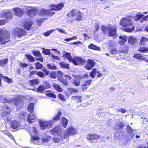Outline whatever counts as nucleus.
Returning <instances> with one entry per match:
<instances>
[{
	"label": "nucleus",
	"instance_id": "nucleus-49",
	"mask_svg": "<svg viewBox=\"0 0 148 148\" xmlns=\"http://www.w3.org/2000/svg\"><path fill=\"white\" fill-rule=\"evenodd\" d=\"M119 52L116 47H115L110 50V53L111 55H115L117 54Z\"/></svg>",
	"mask_w": 148,
	"mask_h": 148
},
{
	"label": "nucleus",
	"instance_id": "nucleus-24",
	"mask_svg": "<svg viewBox=\"0 0 148 148\" xmlns=\"http://www.w3.org/2000/svg\"><path fill=\"white\" fill-rule=\"evenodd\" d=\"M126 130L127 131V134L129 136L130 138H132L134 137L135 134L132 133L133 130L131 127L130 126L127 125L126 126Z\"/></svg>",
	"mask_w": 148,
	"mask_h": 148
},
{
	"label": "nucleus",
	"instance_id": "nucleus-50",
	"mask_svg": "<svg viewBox=\"0 0 148 148\" xmlns=\"http://www.w3.org/2000/svg\"><path fill=\"white\" fill-rule=\"evenodd\" d=\"M72 82L73 84L76 86H78L80 84V81L79 79L77 78L73 79Z\"/></svg>",
	"mask_w": 148,
	"mask_h": 148
},
{
	"label": "nucleus",
	"instance_id": "nucleus-7",
	"mask_svg": "<svg viewBox=\"0 0 148 148\" xmlns=\"http://www.w3.org/2000/svg\"><path fill=\"white\" fill-rule=\"evenodd\" d=\"M82 14L80 11H76L75 9H73L67 14V15L70 18H82Z\"/></svg>",
	"mask_w": 148,
	"mask_h": 148
},
{
	"label": "nucleus",
	"instance_id": "nucleus-51",
	"mask_svg": "<svg viewBox=\"0 0 148 148\" xmlns=\"http://www.w3.org/2000/svg\"><path fill=\"white\" fill-rule=\"evenodd\" d=\"M51 137L48 136H45L41 140L43 143L47 142L51 139Z\"/></svg>",
	"mask_w": 148,
	"mask_h": 148
},
{
	"label": "nucleus",
	"instance_id": "nucleus-29",
	"mask_svg": "<svg viewBox=\"0 0 148 148\" xmlns=\"http://www.w3.org/2000/svg\"><path fill=\"white\" fill-rule=\"evenodd\" d=\"M26 115V113L24 111H21L18 114V118L21 121L24 120L25 118Z\"/></svg>",
	"mask_w": 148,
	"mask_h": 148
},
{
	"label": "nucleus",
	"instance_id": "nucleus-8",
	"mask_svg": "<svg viewBox=\"0 0 148 148\" xmlns=\"http://www.w3.org/2000/svg\"><path fill=\"white\" fill-rule=\"evenodd\" d=\"M2 112L1 114V116L4 117L9 114L11 112L10 107L7 105H4L1 106Z\"/></svg>",
	"mask_w": 148,
	"mask_h": 148
},
{
	"label": "nucleus",
	"instance_id": "nucleus-12",
	"mask_svg": "<svg viewBox=\"0 0 148 148\" xmlns=\"http://www.w3.org/2000/svg\"><path fill=\"white\" fill-rule=\"evenodd\" d=\"M64 6L63 3H61L57 5H51L49 6L51 10L58 11L61 10Z\"/></svg>",
	"mask_w": 148,
	"mask_h": 148
},
{
	"label": "nucleus",
	"instance_id": "nucleus-6",
	"mask_svg": "<svg viewBox=\"0 0 148 148\" xmlns=\"http://www.w3.org/2000/svg\"><path fill=\"white\" fill-rule=\"evenodd\" d=\"M12 34H14L18 37H21L27 34V32L24 29L16 27L15 28L12 32Z\"/></svg>",
	"mask_w": 148,
	"mask_h": 148
},
{
	"label": "nucleus",
	"instance_id": "nucleus-58",
	"mask_svg": "<svg viewBox=\"0 0 148 148\" xmlns=\"http://www.w3.org/2000/svg\"><path fill=\"white\" fill-rule=\"evenodd\" d=\"M143 14H136L135 16L136 18H148V15L144 17Z\"/></svg>",
	"mask_w": 148,
	"mask_h": 148
},
{
	"label": "nucleus",
	"instance_id": "nucleus-18",
	"mask_svg": "<svg viewBox=\"0 0 148 148\" xmlns=\"http://www.w3.org/2000/svg\"><path fill=\"white\" fill-rule=\"evenodd\" d=\"M92 80L90 79L85 81L81 85V89L82 91L86 90L88 89L87 86H89L91 84Z\"/></svg>",
	"mask_w": 148,
	"mask_h": 148
},
{
	"label": "nucleus",
	"instance_id": "nucleus-43",
	"mask_svg": "<svg viewBox=\"0 0 148 148\" xmlns=\"http://www.w3.org/2000/svg\"><path fill=\"white\" fill-rule=\"evenodd\" d=\"M147 41H148V39L144 37H142L139 42L140 45L141 46L144 45L145 42Z\"/></svg>",
	"mask_w": 148,
	"mask_h": 148
},
{
	"label": "nucleus",
	"instance_id": "nucleus-20",
	"mask_svg": "<svg viewBox=\"0 0 148 148\" xmlns=\"http://www.w3.org/2000/svg\"><path fill=\"white\" fill-rule=\"evenodd\" d=\"M74 59L76 62V64H73L75 65H77L78 64L81 65L84 64L86 62V61L81 57H75Z\"/></svg>",
	"mask_w": 148,
	"mask_h": 148
},
{
	"label": "nucleus",
	"instance_id": "nucleus-13",
	"mask_svg": "<svg viewBox=\"0 0 148 148\" xmlns=\"http://www.w3.org/2000/svg\"><path fill=\"white\" fill-rule=\"evenodd\" d=\"M95 64V62L91 59H88L87 63L85 65V68L88 70H90L92 69Z\"/></svg>",
	"mask_w": 148,
	"mask_h": 148
},
{
	"label": "nucleus",
	"instance_id": "nucleus-30",
	"mask_svg": "<svg viewBox=\"0 0 148 148\" xmlns=\"http://www.w3.org/2000/svg\"><path fill=\"white\" fill-rule=\"evenodd\" d=\"M71 99L73 101H75L77 103L82 102V96L80 95L72 96Z\"/></svg>",
	"mask_w": 148,
	"mask_h": 148
},
{
	"label": "nucleus",
	"instance_id": "nucleus-35",
	"mask_svg": "<svg viewBox=\"0 0 148 148\" xmlns=\"http://www.w3.org/2000/svg\"><path fill=\"white\" fill-rule=\"evenodd\" d=\"M59 64L61 68H64L68 69H70L69 64L68 63L66 64L63 62H62L59 63Z\"/></svg>",
	"mask_w": 148,
	"mask_h": 148
},
{
	"label": "nucleus",
	"instance_id": "nucleus-48",
	"mask_svg": "<svg viewBox=\"0 0 148 148\" xmlns=\"http://www.w3.org/2000/svg\"><path fill=\"white\" fill-rule=\"evenodd\" d=\"M138 51L142 53L148 52V48L145 47H140L138 49Z\"/></svg>",
	"mask_w": 148,
	"mask_h": 148
},
{
	"label": "nucleus",
	"instance_id": "nucleus-22",
	"mask_svg": "<svg viewBox=\"0 0 148 148\" xmlns=\"http://www.w3.org/2000/svg\"><path fill=\"white\" fill-rule=\"evenodd\" d=\"M63 57L67 59L71 62H72L73 64H76V62L74 58H72L71 56V54L69 53H66L63 54Z\"/></svg>",
	"mask_w": 148,
	"mask_h": 148
},
{
	"label": "nucleus",
	"instance_id": "nucleus-28",
	"mask_svg": "<svg viewBox=\"0 0 148 148\" xmlns=\"http://www.w3.org/2000/svg\"><path fill=\"white\" fill-rule=\"evenodd\" d=\"M68 120L64 116H62L61 118V123L64 128H66L68 125Z\"/></svg>",
	"mask_w": 148,
	"mask_h": 148
},
{
	"label": "nucleus",
	"instance_id": "nucleus-37",
	"mask_svg": "<svg viewBox=\"0 0 148 148\" xmlns=\"http://www.w3.org/2000/svg\"><path fill=\"white\" fill-rule=\"evenodd\" d=\"M133 57L139 60H144L145 56H143L140 54H136L133 55Z\"/></svg>",
	"mask_w": 148,
	"mask_h": 148
},
{
	"label": "nucleus",
	"instance_id": "nucleus-60",
	"mask_svg": "<svg viewBox=\"0 0 148 148\" xmlns=\"http://www.w3.org/2000/svg\"><path fill=\"white\" fill-rule=\"evenodd\" d=\"M47 66L48 69L51 70H56L57 69L56 66L54 64H47Z\"/></svg>",
	"mask_w": 148,
	"mask_h": 148
},
{
	"label": "nucleus",
	"instance_id": "nucleus-11",
	"mask_svg": "<svg viewBox=\"0 0 148 148\" xmlns=\"http://www.w3.org/2000/svg\"><path fill=\"white\" fill-rule=\"evenodd\" d=\"M65 78L62 77H59L58 81L61 82L65 86H67L69 85V82L68 81L71 80L72 77L67 75H64Z\"/></svg>",
	"mask_w": 148,
	"mask_h": 148
},
{
	"label": "nucleus",
	"instance_id": "nucleus-55",
	"mask_svg": "<svg viewBox=\"0 0 148 148\" xmlns=\"http://www.w3.org/2000/svg\"><path fill=\"white\" fill-rule=\"evenodd\" d=\"M109 26H108V27H106L104 26H103L101 27V29L102 31L104 33H107L109 30Z\"/></svg>",
	"mask_w": 148,
	"mask_h": 148
},
{
	"label": "nucleus",
	"instance_id": "nucleus-57",
	"mask_svg": "<svg viewBox=\"0 0 148 148\" xmlns=\"http://www.w3.org/2000/svg\"><path fill=\"white\" fill-rule=\"evenodd\" d=\"M129 50V47L127 45H125L122 48L121 52L125 53H127Z\"/></svg>",
	"mask_w": 148,
	"mask_h": 148
},
{
	"label": "nucleus",
	"instance_id": "nucleus-10",
	"mask_svg": "<svg viewBox=\"0 0 148 148\" xmlns=\"http://www.w3.org/2000/svg\"><path fill=\"white\" fill-rule=\"evenodd\" d=\"M99 138L100 136L99 135L94 133L87 134L86 138L89 142L94 143L95 140Z\"/></svg>",
	"mask_w": 148,
	"mask_h": 148
},
{
	"label": "nucleus",
	"instance_id": "nucleus-2",
	"mask_svg": "<svg viewBox=\"0 0 148 148\" xmlns=\"http://www.w3.org/2000/svg\"><path fill=\"white\" fill-rule=\"evenodd\" d=\"M11 34L8 30L0 29V44L4 45L10 41Z\"/></svg>",
	"mask_w": 148,
	"mask_h": 148
},
{
	"label": "nucleus",
	"instance_id": "nucleus-36",
	"mask_svg": "<svg viewBox=\"0 0 148 148\" xmlns=\"http://www.w3.org/2000/svg\"><path fill=\"white\" fill-rule=\"evenodd\" d=\"M29 82V85L32 86H33L36 85L38 84L39 83V81L37 79L30 80Z\"/></svg>",
	"mask_w": 148,
	"mask_h": 148
},
{
	"label": "nucleus",
	"instance_id": "nucleus-16",
	"mask_svg": "<svg viewBox=\"0 0 148 148\" xmlns=\"http://www.w3.org/2000/svg\"><path fill=\"white\" fill-rule=\"evenodd\" d=\"M116 32V27L114 26H110L108 30V36L113 37L115 35Z\"/></svg>",
	"mask_w": 148,
	"mask_h": 148
},
{
	"label": "nucleus",
	"instance_id": "nucleus-46",
	"mask_svg": "<svg viewBox=\"0 0 148 148\" xmlns=\"http://www.w3.org/2000/svg\"><path fill=\"white\" fill-rule=\"evenodd\" d=\"M97 72V70L96 68H94L90 72V75L92 78H94Z\"/></svg>",
	"mask_w": 148,
	"mask_h": 148
},
{
	"label": "nucleus",
	"instance_id": "nucleus-5",
	"mask_svg": "<svg viewBox=\"0 0 148 148\" xmlns=\"http://www.w3.org/2000/svg\"><path fill=\"white\" fill-rule=\"evenodd\" d=\"M13 101L14 105L18 109H20L23 108L24 101L21 96L18 95L13 98Z\"/></svg>",
	"mask_w": 148,
	"mask_h": 148
},
{
	"label": "nucleus",
	"instance_id": "nucleus-42",
	"mask_svg": "<svg viewBox=\"0 0 148 148\" xmlns=\"http://www.w3.org/2000/svg\"><path fill=\"white\" fill-rule=\"evenodd\" d=\"M8 61V60L7 58L0 60V66L2 67L6 65Z\"/></svg>",
	"mask_w": 148,
	"mask_h": 148
},
{
	"label": "nucleus",
	"instance_id": "nucleus-14",
	"mask_svg": "<svg viewBox=\"0 0 148 148\" xmlns=\"http://www.w3.org/2000/svg\"><path fill=\"white\" fill-rule=\"evenodd\" d=\"M33 24V22L32 21L29 20L25 21L23 23V27L26 30L29 31Z\"/></svg>",
	"mask_w": 148,
	"mask_h": 148
},
{
	"label": "nucleus",
	"instance_id": "nucleus-25",
	"mask_svg": "<svg viewBox=\"0 0 148 148\" xmlns=\"http://www.w3.org/2000/svg\"><path fill=\"white\" fill-rule=\"evenodd\" d=\"M119 38L121 40L119 41V44L121 46L125 45V42L127 40V36L124 35L121 36H119Z\"/></svg>",
	"mask_w": 148,
	"mask_h": 148
},
{
	"label": "nucleus",
	"instance_id": "nucleus-62",
	"mask_svg": "<svg viewBox=\"0 0 148 148\" xmlns=\"http://www.w3.org/2000/svg\"><path fill=\"white\" fill-rule=\"evenodd\" d=\"M58 75V76L57 79L58 80L59 79V77H62L63 76V73L61 71H58L57 72Z\"/></svg>",
	"mask_w": 148,
	"mask_h": 148
},
{
	"label": "nucleus",
	"instance_id": "nucleus-34",
	"mask_svg": "<svg viewBox=\"0 0 148 148\" xmlns=\"http://www.w3.org/2000/svg\"><path fill=\"white\" fill-rule=\"evenodd\" d=\"M36 119V117L35 115L34 114H28L27 120L29 123H31L33 122V121H32V120H34Z\"/></svg>",
	"mask_w": 148,
	"mask_h": 148
},
{
	"label": "nucleus",
	"instance_id": "nucleus-61",
	"mask_svg": "<svg viewBox=\"0 0 148 148\" xmlns=\"http://www.w3.org/2000/svg\"><path fill=\"white\" fill-rule=\"evenodd\" d=\"M37 71L35 70L32 71H30L29 76V77H31L34 75H37Z\"/></svg>",
	"mask_w": 148,
	"mask_h": 148
},
{
	"label": "nucleus",
	"instance_id": "nucleus-26",
	"mask_svg": "<svg viewBox=\"0 0 148 148\" xmlns=\"http://www.w3.org/2000/svg\"><path fill=\"white\" fill-rule=\"evenodd\" d=\"M52 86L58 92H62L63 91V88L58 84L56 83H53L52 84Z\"/></svg>",
	"mask_w": 148,
	"mask_h": 148
},
{
	"label": "nucleus",
	"instance_id": "nucleus-1",
	"mask_svg": "<svg viewBox=\"0 0 148 148\" xmlns=\"http://www.w3.org/2000/svg\"><path fill=\"white\" fill-rule=\"evenodd\" d=\"M62 115V114L61 112L58 111L57 114L52 118V120L40 122V129L42 130H44L46 129L48 126L49 127H51L54 123L60 120Z\"/></svg>",
	"mask_w": 148,
	"mask_h": 148
},
{
	"label": "nucleus",
	"instance_id": "nucleus-54",
	"mask_svg": "<svg viewBox=\"0 0 148 148\" xmlns=\"http://www.w3.org/2000/svg\"><path fill=\"white\" fill-rule=\"evenodd\" d=\"M31 140L32 142L34 141H38L40 139V137L38 136L34 135H31Z\"/></svg>",
	"mask_w": 148,
	"mask_h": 148
},
{
	"label": "nucleus",
	"instance_id": "nucleus-63",
	"mask_svg": "<svg viewBox=\"0 0 148 148\" xmlns=\"http://www.w3.org/2000/svg\"><path fill=\"white\" fill-rule=\"evenodd\" d=\"M5 134L8 136L9 137L11 138L12 139L14 140V137L12 135L11 133L8 131L7 132L5 133Z\"/></svg>",
	"mask_w": 148,
	"mask_h": 148
},
{
	"label": "nucleus",
	"instance_id": "nucleus-56",
	"mask_svg": "<svg viewBox=\"0 0 148 148\" xmlns=\"http://www.w3.org/2000/svg\"><path fill=\"white\" fill-rule=\"evenodd\" d=\"M36 75L38 77L42 78H44L45 77V75L44 73L40 71H37Z\"/></svg>",
	"mask_w": 148,
	"mask_h": 148
},
{
	"label": "nucleus",
	"instance_id": "nucleus-32",
	"mask_svg": "<svg viewBox=\"0 0 148 148\" xmlns=\"http://www.w3.org/2000/svg\"><path fill=\"white\" fill-rule=\"evenodd\" d=\"M45 95L48 96L54 99H56L57 96L53 92H51V90L46 91L45 92Z\"/></svg>",
	"mask_w": 148,
	"mask_h": 148
},
{
	"label": "nucleus",
	"instance_id": "nucleus-27",
	"mask_svg": "<svg viewBox=\"0 0 148 148\" xmlns=\"http://www.w3.org/2000/svg\"><path fill=\"white\" fill-rule=\"evenodd\" d=\"M37 12V10L34 9H31L27 11V14L28 16H32L36 15Z\"/></svg>",
	"mask_w": 148,
	"mask_h": 148
},
{
	"label": "nucleus",
	"instance_id": "nucleus-44",
	"mask_svg": "<svg viewBox=\"0 0 148 148\" xmlns=\"http://www.w3.org/2000/svg\"><path fill=\"white\" fill-rule=\"evenodd\" d=\"M45 89L43 85L39 86L37 88V91L38 92L43 93Z\"/></svg>",
	"mask_w": 148,
	"mask_h": 148
},
{
	"label": "nucleus",
	"instance_id": "nucleus-4",
	"mask_svg": "<svg viewBox=\"0 0 148 148\" xmlns=\"http://www.w3.org/2000/svg\"><path fill=\"white\" fill-rule=\"evenodd\" d=\"M67 132H65L64 134V136L60 137L58 139V141H60L66 138L68 136H70L71 135H74L76 134L77 131L76 128L73 127L72 126L68 127L67 129Z\"/></svg>",
	"mask_w": 148,
	"mask_h": 148
},
{
	"label": "nucleus",
	"instance_id": "nucleus-15",
	"mask_svg": "<svg viewBox=\"0 0 148 148\" xmlns=\"http://www.w3.org/2000/svg\"><path fill=\"white\" fill-rule=\"evenodd\" d=\"M120 24L123 27L130 26L132 25L131 19H122L120 22Z\"/></svg>",
	"mask_w": 148,
	"mask_h": 148
},
{
	"label": "nucleus",
	"instance_id": "nucleus-31",
	"mask_svg": "<svg viewBox=\"0 0 148 148\" xmlns=\"http://www.w3.org/2000/svg\"><path fill=\"white\" fill-rule=\"evenodd\" d=\"M116 128L118 130L122 129L125 126V124L122 122L120 121L116 124Z\"/></svg>",
	"mask_w": 148,
	"mask_h": 148
},
{
	"label": "nucleus",
	"instance_id": "nucleus-21",
	"mask_svg": "<svg viewBox=\"0 0 148 148\" xmlns=\"http://www.w3.org/2000/svg\"><path fill=\"white\" fill-rule=\"evenodd\" d=\"M20 124L16 120H14L11 121L10 123V127L14 129H16L19 127Z\"/></svg>",
	"mask_w": 148,
	"mask_h": 148
},
{
	"label": "nucleus",
	"instance_id": "nucleus-40",
	"mask_svg": "<svg viewBox=\"0 0 148 148\" xmlns=\"http://www.w3.org/2000/svg\"><path fill=\"white\" fill-rule=\"evenodd\" d=\"M0 102L2 103H9V100L2 95L0 96Z\"/></svg>",
	"mask_w": 148,
	"mask_h": 148
},
{
	"label": "nucleus",
	"instance_id": "nucleus-52",
	"mask_svg": "<svg viewBox=\"0 0 148 148\" xmlns=\"http://www.w3.org/2000/svg\"><path fill=\"white\" fill-rule=\"evenodd\" d=\"M43 50L42 51V52L44 54L50 55L51 54L50 51L49 49H45V48L42 49Z\"/></svg>",
	"mask_w": 148,
	"mask_h": 148
},
{
	"label": "nucleus",
	"instance_id": "nucleus-19",
	"mask_svg": "<svg viewBox=\"0 0 148 148\" xmlns=\"http://www.w3.org/2000/svg\"><path fill=\"white\" fill-rule=\"evenodd\" d=\"M12 16V13L10 11H3L1 15V17L5 18H11Z\"/></svg>",
	"mask_w": 148,
	"mask_h": 148
},
{
	"label": "nucleus",
	"instance_id": "nucleus-9",
	"mask_svg": "<svg viewBox=\"0 0 148 148\" xmlns=\"http://www.w3.org/2000/svg\"><path fill=\"white\" fill-rule=\"evenodd\" d=\"M50 9H41L39 12L38 14L40 16H53L55 13L51 12Z\"/></svg>",
	"mask_w": 148,
	"mask_h": 148
},
{
	"label": "nucleus",
	"instance_id": "nucleus-38",
	"mask_svg": "<svg viewBox=\"0 0 148 148\" xmlns=\"http://www.w3.org/2000/svg\"><path fill=\"white\" fill-rule=\"evenodd\" d=\"M88 47L89 49L94 50L100 51V48L99 47L92 43L91 44L88 46Z\"/></svg>",
	"mask_w": 148,
	"mask_h": 148
},
{
	"label": "nucleus",
	"instance_id": "nucleus-59",
	"mask_svg": "<svg viewBox=\"0 0 148 148\" xmlns=\"http://www.w3.org/2000/svg\"><path fill=\"white\" fill-rule=\"evenodd\" d=\"M49 77L52 78L56 79L57 77L56 73V72H51L49 74Z\"/></svg>",
	"mask_w": 148,
	"mask_h": 148
},
{
	"label": "nucleus",
	"instance_id": "nucleus-3",
	"mask_svg": "<svg viewBox=\"0 0 148 148\" xmlns=\"http://www.w3.org/2000/svg\"><path fill=\"white\" fill-rule=\"evenodd\" d=\"M50 132L53 135L57 136V137H54L52 139L53 141L55 143H59L60 141H58V139L64 136L62 129L59 125H58L52 128L50 130Z\"/></svg>",
	"mask_w": 148,
	"mask_h": 148
},
{
	"label": "nucleus",
	"instance_id": "nucleus-39",
	"mask_svg": "<svg viewBox=\"0 0 148 148\" xmlns=\"http://www.w3.org/2000/svg\"><path fill=\"white\" fill-rule=\"evenodd\" d=\"M2 78L4 82L8 84L12 83L13 82L12 79L9 78L8 76H3L2 75Z\"/></svg>",
	"mask_w": 148,
	"mask_h": 148
},
{
	"label": "nucleus",
	"instance_id": "nucleus-47",
	"mask_svg": "<svg viewBox=\"0 0 148 148\" xmlns=\"http://www.w3.org/2000/svg\"><path fill=\"white\" fill-rule=\"evenodd\" d=\"M35 68L36 69H42L43 67V65L39 62H36L35 63Z\"/></svg>",
	"mask_w": 148,
	"mask_h": 148
},
{
	"label": "nucleus",
	"instance_id": "nucleus-33",
	"mask_svg": "<svg viewBox=\"0 0 148 148\" xmlns=\"http://www.w3.org/2000/svg\"><path fill=\"white\" fill-rule=\"evenodd\" d=\"M27 60L30 62H34L35 61V58L30 54H26L25 55Z\"/></svg>",
	"mask_w": 148,
	"mask_h": 148
},
{
	"label": "nucleus",
	"instance_id": "nucleus-45",
	"mask_svg": "<svg viewBox=\"0 0 148 148\" xmlns=\"http://www.w3.org/2000/svg\"><path fill=\"white\" fill-rule=\"evenodd\" d=\"M34 107V103H31L27 107V109L28 111L30 112V113L33 112Z\"/></svg>",
	"mask_w": 148,
	"mask_h": 148
},
{
	"label": "nucleus",
	"instance_id": "nucleus-64",
	"mask_svg": "<svg viewBox=\"0 0 148 148\" xmlns=\"http://www.w3.org/2000/svg\"><path fill=\"white\" fill-rule=\"evenodd\" d=\"M28 65L26 63H21L20 64L19 66L22 68H24L27 67Z\"/></svg>",
	"mask_w": 148,
	"mask_h": 148
},
{
	"label": "nucleus",
	"instance_id": "nucleus-17",
	"mask_svg": "<svg viewBox=\"0 0 148 148\" xmlns=\"http://www.w3.org/2000/svg\"><path fill=\"white\" fill-rule=\"evenodd\" d=\"M33 54L35 57H39L37 58L36 60L37 61H39L41 62H43V58L42 54L39 51H33L32 52Z\"/></svg>",
	"mask_w": 148,
	"mask_h": 148
},
{
	"label": "nucleus",
	"instance_id": "nucleus-41",
	"mask_svg": "<svg viewBox=\"0 0 148 148\" xmlns=\"http://www.w3.org/2000/svg\"><path fill=\"white\" fill-rule=\"evenodd\" d=\"M43 84L45 89H49L51 88V85L48 81H44Z\"/></svg>",
	"mask_w": 148,
	"mask_h": 148
},
{
	"label": "nucleus",
	"instance_id": "nucleus-53",
	"mask_svg": "<svg viewBox=\"0 0 148 148\" xmlns=\"http://www.w3.org/2000/svg\"><path fill=\"white\" fill-rule=\"evenodd\" d=\"M58 98L60 99L61 101H66V99L65 97L62 94L59 93L58 94Z\"/></svg>",
	"mask_w": 148,
	"mask_h": 148
},
{
	"label": "nucleus",
	"instance_id": "nucleus-23",
	"mask_svg": "<svg viewBox=\"0 0 148 148\" xmlns=\"http://www.w3.org/2000/svg\"><path fill=\"white\" fill-rule=\"evenodd\" d=\"M14 13L17 16H21L23 14V12L22 9L18 8H15L13 9Z\"/></svg>",
	"mask_w": 148,
	"mask_h": 148
}]
</instances>
